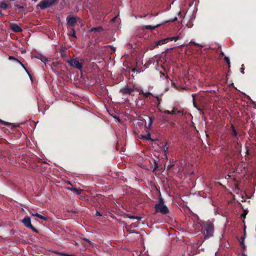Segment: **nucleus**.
I'll list each match as a JSON object with an SVG mask.
<instances>
[{"instance_id":"nucleus-9","label":"nucleus","mask_w":256,"mask_h":256,"mask_svg":"<svg viewBox=\"0 0 256 256\" xmlns=\"http://www.w3.org/2000/svg\"><path fill=\"white\" fill-rule=\"evenodd\" d=\"M162 24H158L154 26H152L150 25H145L142 28V30H154L156 28L160 27Z\"/></svg>"},{"instance_id":"nucleus-27","label":"nucleus","mask_w":256,"mask_h":256,"mask_svg":"<svg viewBox=\"0 0 256 256\" xmlns=\"http://www.w3.org/2000/svg\"><path fill=\"white\" fill-rule=\"evenodd\" d=\"M156 46H158L157 45H156V42L152 44H151L150 46H149V48L150 50H154Z\"/></svg>"},{"instance_id":"nucleus-47","label":"nucleus","mask_w":256,"mask_h":256,"mask_svg":"<svg viewBox=\"0 0 256 256\" xmlns=\"http://www.w3.org/2000/svg\"><path fill=\"white\" fill-rule=\"evenodd\" d=\"M64 56H65V54L64 53H62V56L64 57Z\"/></svg>"},{"instance_id":"nucleus-51","label":"nucleus","mask_w":256,"mask_h":256,"mask_svg":"<svg viewBox=\"0 0 256 256\" xmlns=\"http://www.w3.org/2000/svg\"><path fill=\"white\" fill-rule=\"evenodd\" d=\"M2 226V224H0V226Z\"/></svg>"},{"instance_id":"nucleus-20","label":"nucleus","mask_w":256,"mask_h":256,"mask_svg":"<svg viewBox=\"0 0 256 256\" xmlns=\"http://www.w3.org/2000/svg\"><path fill=\"white\" fill-rule=\"evenodd\" d=\"M17 62L20 64V66L25 70L26 71V72L29 75L30 77L31 78V76H30V74L29 73L28 70L26 69V68L25 67V66H24V64L22 63L19 60H17Z\"/></svg>"},{"instance_id":"nucleus-39","label":"nucleus","mask_w":256,"mask_h":256,"mask_svg":"<svg viewBox=\"0 0 256 256\" xmlns=\"http://www.w3.org/2000/svg\"><path fill=\"white\" fill-rule=\"evenodd\" d=\"M190 44H194V45H198V44H196V43L195 42H190Z\"/></svg>"},{"instance_id":"nucleus-4","label":"nucleus","mask_w":256,"mask_h":256,"mask_svg":"<svg viewBox=\"0 0 256 256\" xmlns=\"http://www.w3.org/2000/svg\"><path fill=\"white\" fill-rule=\"evenodd\" d=\"M80 18L76 16H68L66 18V24L68 26L74 28L77 24V22Z\"/></svg>"},{"instance_id":"nucleus-26","label":"nucleus","mask_w":256,"mask_h":256,"mask_svg":"<svg viewBox=\"0 0 256 256\" xmlns=\"http://www.w3.org/2000/svg\"><path fill=\"white\" fill-rule=\"evenodd\" d=\"M66 50V48L65 47H61L60 48V52L61 54V56H62V53H65Z\"/></svg>"},{"instance_id":"nucleus-38","label":"nucleus","mask_w":256,"mask_h":256,"mask_svg":"<svg viewBox=\"0 0 256 256\" xmlns=\"http://www.w3.org/2000/svg\"><path fill=\"white\" fill-rule=\"evenodd\" d=\"M96 216H102V214L99 212H98V211L96 212Z\"/></svg>"},{"instance_id":"nucleus-5","label":"nucleus","mask_w":256,"mask_h":256,"mask_svg":"<svg viewBox=\"0 0 256 256\" xmlns=\"http://www.w3.org/2000/svg\"><path fill=\"white\" fill-rule=\"evenodd\" d=\"M22 222L26 227L30 229L32 231L36 233L38 232V230L32 224L30 218V217H24V218L22 220Z\"/></svg>"},{"instance_id":"nucleus-25","label":"nucleus","mask_w":256,"mask_h":256,"mask_svg":"<svg viewBox=\"0 0 256 256\" xmlns=\"http://www.w3.org/2000/svg\"><path fill=\"white\" fill-rule=\"evenodd\" d=\"M143 138H146V140H152L150 138V134L149 133V134H146L145 136H142Z\"/></svg>"},{"instance_id":"nucleus-41","label":"nucleus","mask_w":256,"mask_h":256,"mask_svg":"<svg viewBox=\"0 0 256 256\" xmlns=\"http://www.w3.org/2000/svg\"><path fill=\"white\" fill-rule=\"evenodd\" d=\"M241 72L244 74V68H241Z\"/></svg>"},{"instance_id":"nucleus-29","label":"nucleus","mask_w":256,"mask_h":256,"mask_svg":"<svg viewBox=\"0 0 256 256\" xmlns=\"http://www.w3.org/2000/svg\"><path fill=\"white\" fill-rule=\"evenodd\" d=\"M56 253L60 255L63 256H74V255H70V254H66L62 253V252H56Z\"/></svg>"},{"instance_id":"nucleus-35","label":"nucleus","mask_w":256,"mask_h":256,"mask_svg":"<svg viewBox=\"0 0 256 256\" xmlns=\"http://www.w3.org/2000/svg\"><path fill=\"white\" fill-rule=\"evenodd\" d=\"M177 19H178L177 18L175 17L174 19L171 20H167V21L165 22H164L166 23V22H174V21L176 20Z\"/></svg>"},{"instance_id":"nucleus-7","label":"nucleus","mask_w":256,"mask_h":256,"mask_svg":"<svg viewBox=\"0 0 256 256\" xmlns=\"http://www.w3.org/2000/svg\"><path fill=\"white\" fill-rule=\"evenodd\" d=\"M134 91V90L132 88H129L128 86H126L123 88H122L120 90V92L122 93L123 95L128 94L132 95V92Z\"/></svg>"},{"instance_id":"nucleus-42","label":"nucleus","mask_w":256,"mask_h":256,"mask_svg":"<svg viewBox=\"0 0 256 256\" xmlns=\"http://www.w3.org/2000/svg\"><path fill=\"white\" fill-rule=\"evenodd\" d=\"M110 46V47H111V48H112V50H113L114 52H115V50H116V48H114L113 46Z\"/></svg>"},{"instance_id":"nucleus-40","label":"nucleus","mask_w":256,"mask_h":256,"mask_svg":"<svg viewBox=\"0 0 256 256\" xmlns=\"http://www.w3.org/2000/svg\"><path fill=\"white\" fill-rule=\"evenodd\" d=\"M172 166H173V165H169V166H168V170H170V169Z\"/></svg>"},{"instance_id":"nucleus-32","label":"nucleus","mask_w":256,"mask_h":256,"mask_svg":"<svg viewBox=\"0 0 256 256\" xmlns=\"http://www.w3.org/2000/svg\"><path fill=\"white\" fill-rule=\"evenodd\" d=\"M82 240H84V241H86V242H88L90 245H91L92 244V242H90V240H89L88 238H83Z\"/></svg>"},{"instance_id":"nucleus-8","label":"nucleus","mask_w":256,"mask_h":256,"mask_svg":"<svg viewBox=\"0 0 256 256\" xmlns=\"http://www.w3.org/2000/svg\"><path fill=\"white\" fill-rule=\"evenodd\" d=\"M10 28L13 32H20L22 30L20 26L16 24H10Z\"/></svg>"},{"instance_id":"nucleus-18","label":"nucleus","mask_w":256,"mask_h":256,"mask_svg":"<svg viewBox=\"0 0 256 256\" xmlns=\"http://www.w3.org/2000/svg\"><path fill=\"white\" fill-rule=\"evenodd\" d=\"M140 94H142L145 98H148L150 96H152V94L150 92H144L143 90H141L140 92Z\"/></svg>"},{"instance_id":"nucleus-23","label":"nucleus","mask_w":256,"mask_h":256,"mask_svg":"<svg viewBox=\"0 0 256 256\" xmlns=\"http://www.w3.org/2000/svg\"><path fill=\"white\" fill-rule=\"evenodd\" d=\"M0 124H4V125H5L6 126H10V125L12 124V123L4 122V121L0 120Z\"/></svg>"},{"instance_id":"nucleus-46","label":"nucleus","mask_w":256,"mask_h":256,"mask_svg":"<svg viewBox=\"0 0 256 256\" xmlns=\"http://www.w3.org/2000/svg\"><path fill=\"white\" fill-rule=\"evenodd\" d=\"M220 54L222 55V56H224V52H222Z\"/></svg>"},{"instance_id":"nucleus-50","label":"nucleus","mask_w":256,"mask_h":256,"mask_svg":"<svg viewBox=\"0 0 256 256\" xmlns=\"http://www.w3.org/2000/svg\"><path fill=\"white\" fill-rule=\"evenodd\" d=\"M242 256H246L244 254H243Z\"/></svg>"},{"instance_id":"nucleus-6","label":"nucleus","mask_w":256,"mask_h":256,"mask_svg":"<svg viewBox=\"0 0 256 256\" xmlns=\"http://www.w3.org/2000/svg\"><path fill=\"white\" fill-rule=\"evenodd\" d=\"M68 62L70 66L75 67L79 70L82 68V64L76 60H70Z\"/></svg>"},{"instance_id":"nucleus-49","label":"nucleus","mask_w":256,"mask_h":256,"mask_svg":"<svg viewBox=\"0 0 256 256\" xmlns=\"http://www.w3.org/2000/svg\"><path fill=\"white\" fill-rule=\"evenodd\" d=\"M174 123L172 122V125H174Z\"/></svg>"},{"instance_id":"nucleus-2","label":"nucleus","mask_w":256,"mask_h":256,"mask_svg":"<svg viewBox=\"0 0 256 256\" xmlns=\"http://www.w3.org/2000/svg\"><path fill=\"white\" fill-rule=\"evenodd\" d=\"M154 208L156 212H160L162 214H167L170 212L168 207L164 204V202L162 198H160L159 202L155 204Z\"/></svg>"},{"instance_id":"nucleus-31","label":"nucleus","mask_w":256,"mask_h":256,"mask_svg":"<svg viewBox=\"0 0 256 256\" xmlns=\"http://www.w3.org/2000/svg\"><path fill=\"white\" fill-rule=\"evenodd\" d=\"M224 60L226 62L230 65V60L228 58L225 56L224 58Z\"/></svg>"},{"instance_id":"nucleus-19","label":"nucleus","mask_w":256,"mask_h":256,"mask_svg":"<svg viewBox=\"0 0 256 256\" xmlns=\"http://www.w3.org/2000/svg\"><path fill=\"white\" fill-rule=\"evenodd\" d=\"M127 216L128 218H130V219H133V220H139L141 219V218L140 217H139V216H131L130 214H127Z\"/></svg>"},{"instance_id":"nucleus-22","label":"nucleus","mask_w":256,"mask_h":256,"mask_svg":"<svg viewBox=\"0 0 256 256\" xmlns=\"http://www.w3.org/2000/svg\"><path fill=\"white\" fill-rule=\"evenodd\" d=\"M192 96L193 98V105L194 107L196 108L198 110H201V109L197 107V105L194 100L195 94H192Z\"/></svg>"},{"instance_id":"nucleus-21","label":"nucleus","mask_w":256,"mask_h":256,"mask_svg":"<svg viewBox=\"0 0 256 256\" xmlns=\"http://www.w3.org/2000/svg\"><path fill=\"white\" fill-rule=\"evenodd\" d=\"M69 36H71L72 37H74V38H76V32L74 30V28H72V30L70 32Z\"/></svg>"},{"instance_id":"nucleus-28","label":"nucleus","mask_w":256,"mask_h":256,"mask_svg":"<svg viewBox=\"0 0 256 256\" xmlns=\"http://www.w3.org/2000/svg\"><path fill=\"white\" fill-rule=\"evenodd\" d=\"M158 168V163L154 160V170H153V171L154 172V170H156Z\"/></svg>"},{"instance_id":"nucleus-36","label":"nucleus","mask_w":256,"mask_h":256,"mask_svg":"<svg viewBox=\"0 0 256 256\" xmlns=\"http://www.w3.org/2000/svg\"><path fill=\"white\" fill-rule=\"evenodd\" d=\"M176 113V112L175 108H174L173 110L170 111V114H172V115L175 114Z\"/></svg>"},{"instance_id":"nucleus-33","label":"nucleus","mask_w":256,"mask_h":256,"mask_svg":"<svg viewBox=\"0 0 256 256\" xmlns=\"http://www.w3.org/2000/svg\"><path fill=\"white\" fill-rule=\"evenodd\" d=\"M8 59L10 60H16V62H17V60H18V59L15 58L14 56H9Z\"/></svg>"},{"instance_id":"nucleus-10","label":"nucleus","mask_w":256,"mask_h":256,"mask_svg":"<svg viewBox=\"0 0 256 256\" xmlns=\"http://www.w3.org/2000/svg\"><path fill=\"white\" fill-rule=\"evenodd\" d=\"M168 41L169 38H166L162 39L156 42V45H157L158 46H161L162 44L167 43Z\"/></svg>"},{"instance_id":"nucleus-45","label":"nucleus","mask_w":256,"mask_h":256,"mask_svg":"<svg viewBox=\"0 0 256 256\" xmlns=\"http://www.w3.org/2000/svg\"><path fill=\"white\" fill-rule=\"evenodd\" d=\"M30 214H31L32 216V214H36V213L32 212H30Z\"/></svg>"},{"instance_id":"nucleus-34","label":"nucleus","mask_w":256,"mask_h":256,"mask_svg":"<svg viewBox=\"0 0 256 256\" xmlns=\"http://www.w3.org/2000/svg\"><path fill=\"white\" fill-rule=\"evenodd\" d=\"M248 212L246 211H244V214H242L241 217L244 218H246V216Z\"/></svg>"},{"instance_id":"nucleus-1","label":"nucleus","mask_w":256,"mask_h":256,"mask_svg":"<svg viewBox=\"0 0 256 256\" xmlns=\"http://www.w3.org/2000/svg\"><path fill=\"white\" fill-rule=\"evenodd\" d=\"M204 238L208 239L212 237L214 233V224L208 220L203 223Z\"/></svg>"},{"instance_id":"nucleus-48","label":"nucleus","mask_w":256,"mask_h":256,"mask_svg":"<svg viewBox=\"0 0 256 256\" xmlns=\"http://www.w3.org/2000/svg\"><path fill=\"white\" fill-rule=\"evenodd\" d=\"M116 18H114L113 19H112V20L114 21L115 20V19Z\"/></svg>"},{"instance_id":"nucleus-24","label":"nucleus","mask_w":256,"mask_h":256,"mask_svg":"<svg viewBox=\"0 0 256 256\" xmlns=\"http://www.w3.org/2000/svg\"><path fill=\"white\" fill-rule=\"evenodd\" d=\"M179 36H172V37H170V38H169V40H174V41H176L178 40L179 39Z\"/></svg>"},{"instance_id":"nucleus-15","label":"nucleus","mask_w":256,"mask_h":256,"mask_svg":"<svg viewBox=\"0 0 256 256\" xmlns=\"http://www.w3.org/2000/svg\"><path fill=\"white\" fill-rule=\"evenodd\" d=\"M0 8L3 10H6L8 8V4L4 2H0Z\"/></svg>"},{"instance_id":"nucleus-13","label":"nucleus","mask_w":256,"mask_h":256,"mask_svg":"<svg viewBox=\"0 0 256 256\" xmlns=\"http://www.w3.org/2000/svg\"><path fill=\"white\" fill-rule=\"evenodd\" d=\"M102 30H103V28H102V26H98V27H95V28H92L90 30V31L96 32H100L102 31Z\"/></svg>"},{"instance_id":"nucleus-11","label":"nucleus","mask_w":256,"mask_h":256,"mask_svg":"<svg viewBox=\"0 0 256 256\" xmlns=\"http://www.w3.org/2000/svg\"><path fill=\"white\" fill-rule=\"evenodd\" d=\"M36 58L40 60L42 62H43L45 64H46V62L48 61V58L46 56H42V54H38Z\"/></svg>"},{"instance_id":"nucleus-30","label":"nucleus","mask_w":256,"mask_h":256,"mask_svg":"<svg viewBox=\"0 0 256 256\" xmlns=\"http://www.w3.org/2000/svg\"><path fill=\"white\" fill-rule=\"evenodd\" d=\"M164 148L165 153H166L168 152V147L167 146V142L164 144Z\"/></svg>"},{"instance_id":"nucleus-14","label":"nucleus","mask_w":256,"mask_h":256,"mask_svg":"<svg viewBox=\"0 0 256 256\" xmlns=\"http://www.w3.org/2000/svg\"><path fill=\"white\" fill-rule=\"evenodd\" d=\"M32 216H36L44 220H48V218L44 216H43L38 213H36V214H32Z\"/></svg>"},{"instance_id":"nucleus-37","label":"nucleus","mask_w":256,"mask_h":256,"mask_svg":"<svg viewBox=\"0 0 256 256\" xmlns=\"http://www.w3.org/2000/svg\"><path fill=\"white\" fill-rule=\"evenodd\" d=\"M162 112L166 114H170V111L168 110H164Z\"/></svg>"},{"instance_id":"nucleus-43","label":"nucleus","mask_w":256,"mask_h":256,"mask_svg":"<svg viewBox=\"0 0 256 256\" xmlns=\"http://www.w3.org/2000/svg\"><path fill=\"white\" fill-rule=\"evenodd\" d=\"M3 15H4V14H2V12L0 11V16H3Z\"/></svg>"},{"instance_id":"nucleus-44","label":"nucleus","mask_w":256,"mask_h":256,"mask_svg":"<svg viewBox=\"0 0 256 256\" xmlns=\"http://www.w3.org/2000/svg\"><path fill=\"white\" fill-rule=\"evenodd\" d=\"M78 190L76 188H74V192H77Z\"/></svg>"},{"instance_id":"nucleus-17","label":"nucleus","mask_w":256,"mask_h":256,"mask_svg":"<svg viewBox=\"0 0 256 256\" xmlns=\"http://www.w3.org/2000/svg\"><path fill=\"white\" fill-rule=\"evenodd\" d=\"M231 128H232V135L235 138H237L238 133H237V132H236V130L235 129L233 124H232Z\"/></svg>"},{"instance_id":"nucleus-12","label":"nucleus","mask_w":256,"mask_h":256,"mask_svg":"<svg viewBox=\"0 0 256 256\" xmlns=\"http://www.w3.org/2000/svg\"><path fill=\"white\" fill-rule=\"evenodd\" d=\"M148 118H149L148 123V126H146L148 128H151V126L152 125V124L154 120L155 119V118L154 116H150Z\"/></svg>"},{"instance_id":"nucleus-3","label":"nucleus","mask_w":256,"mask_h":256,"mask_svg":"<svg viewBox=\"0 0 256 256\" xmlns=\"http://www.w3.org/2000/svg\"><path fill=\"white\" fill-rule=\"evenodd\" d=\"M58 0H42L37 6L40 8L41 10H45L52 6Z\"/></svg>"},{"instance_id":"nucleus-16","label":"nucleus","mask_w":256,"mask_h":256,"mask_svg":"<svg viewBox=\"0 0 256 256\" xmlns=\"http://www.w3.org/2000/svg\"><path fill=\"white\" fill-rule=\"evenodd\" d=\"M244 237L242 236L240 238V246L242 247V248L244 250L246 248L245 245L244 244Z\"/></svg>"}]
</instances>
